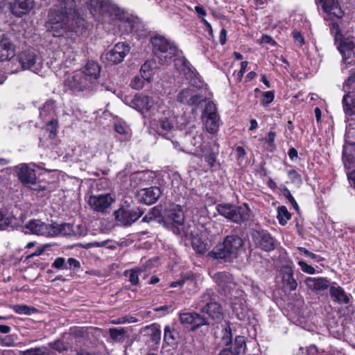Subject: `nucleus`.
I'll use <instances>...</instances> for the list:
<instances>
[{"mask_svg": "<svg viewBox=\"0 0 355 355\" xmlns=\"http://www.w3.org/2000/svg\"><path fill=\"white\" fill-rule=\"evenodd\" d=\"M58 121L57 120H52L46 124V131L49 132V137L53 139L55 137L57 132Z\"/></svg>", "mask_w": 355, "mask_h": 355, "instance_id": "49", "label": "nucleus"}, {"mask_svg": "<svg viewBox=\"0 0 355 355\" xmlns=\"http://www.w3.org/2000/svg\"><path fill=\"white\" fill-rule=\"evenodd\" d=\"M245 345L244 337L236 336L230 347L223 349L218 355H239L244 352Z\"/></svg>", "mask_w": 355, "mask_h": 355, "instance_id": "29", "label": "nucleus"}, {"mask_svg": "<svg viewBox=\"0 0 355 355\" xmlns=\"http://www.w3.org/2000/svg\"><path fill=\"white\" fill-rule=\"evenodd\" d=\"M142 270L139 268H135L130 270H125L124 272L125 276L128 277L129 281L134 286L138 285L139 281V275L141 273Z\"/></svg>", "mask_w": 355, "mask_h": 355, "instance_id": "39", "label": "nucleus"}, {"mask_svg": "<svg viewBox=\"0 0 355 355\" xmlns=\"http://www.w3.org/2000/svg\"><path fill=\"white\" fill-rule=\"evenodd\" d=\"M202 96L196 94V91L191 89H184L181 90L177 96V99L182 103L188 105H194L200 101Z\"/></svg>", "mask_w": 355, "mask_h": 355, "instance_id": "24", "label": "nucleus"}, {"mask_svg": "<svg viewBox=\"0 0 355 355\" xmlns=\"http://www.w3.org/2000/svg\"><path fill=\"white\" fill-rule=\"evenodd\" d=\"M283 195L286 198V199L289 201V202L293 205L295 210H299V206L295 200V198L291 195L290 191L285 186H282L280 187Z\"/></svg>", "mask_w": 355, "mask_h": 355, "instance_id": "44", "label": "nucleus"}, {"mask_svg": "<svg viewBox=\"0 0 355 355\" xmlns=\"http://www.w3.org/2000/svg\"><path fill=\"white\" fill-rule=\"evenodd\" d=\"M298 264L300 266L301 270L304 272L310 274V275L315 273V268L313 266L307 264L305 261L300 260L298 261Z\"/></svg>", "mask_w": 355, "mask_h": 355, "instance_id": "56", "label": "nucleus"}, {"mask_svg": "<svg viewBox=\"0 0 355 355\" xmlns=\"http://www.w3.org/2000/svg\"><path fill=\"white\" fill-rule=\"evenodd\" d=\"M125 331L123 328H111L110 329V335L112 339L116 341H122L124 338Z\"/></svg>", "mask_w": 355, "mask_h": 355, "instance_id": "42", "label": "nucleus"}, {"mask_svg": "<svg viewBox=\"0 0 355 355\" xmlns=\"http://www.w3.org/2000/svg\"><path fill=\"white\" fill-rule=\"evenodd\" d=\"M114 202V199L110 194L91 196L88 203L91 208L97 212H104L110 207Z\"/></svg>", "mask_w": 355, "mask_h": 355, "instance_id": "18", "label": "nucleus"}, {"mask_svg": "<svg viewBox=\"0 0 355 355\" xmlns=\"http://www.w3.org/2000/svg\"><path fill=\"white\" fill-rule=\"evenodd\" d=\"M34 3L35 0H15L10 3V10L15 16L21 17L30 12Z\"/></svg>", "mask_w": 355, "mask_h": 355, "instance_id": "21", "label": "nucleus"}, {"mask_svg": "<svg viewBox=\"0 0 355 355\" xmlns=\"http://www.w3.org/2000/svg\"><path fill=\"white\" fill-rule=\"evenodd\" d=\"M151 218L153 220H157V218L161 217V210L159 207H155L151 209L150 211L148 212Z\"/></svg>", "mask_w": 355, "mask_h": 355, "instance_id": "64", "label": "nucleus"}, {"mask_svg": "<svg viewBox=\"0 0 355 355\" xmlns=\"http://www.w3.org/2000/svg\"><path fill=\"white\" fill-rule=\"evenodd\" d=\"M130 46L125 42H118L105 54V58L111 64L121 62L130 52Z\"/></svg>", "mask_w": 355, "mask_h": 355, "instance_id": "15", "label": "nucleus"}, {"mask_svg": "<svg viewBox=\"0 0 355 355\" xmlns=\"http://www.w3.org/2000/svg\"><path fill=\"white\" fill-rule=\"evenodd\" d=\"M17 176L24 185H31L35 183L36 175L35 171L25 164H22L17 167Z\"/></svg>", "mask_w": 355, "mask_h": 355, "instance_id": "23", "label": "nucleus"}, {"mask_svg": "<svg viewBox=\"0 0 355 355\" xmlns=\"http://www.w3.org/2000/svg\"><path fill=\"white\" fill-rule=\"evenodd\" d=\"M1 343L6 347L13 346L15 345V339L12 336H7L1 339Z\"/></svg>", "mask_w": 355, "mask_h": 355, "instance_id": "62", "label": "nucleus"}, {"mask_svg": "<svg viewBox=\"0 0 355 355\" xmlns=\"http://www.w3.org/2000/svg\"><path fill=\"white\" fill-rule=\"evenodd\" d=\"M142 215V211L137 207H130L129 205L122 206L114 211L116 221L123 226H130L137 221Z\"/></svg>", "mask_w": 355, "mask_h": 355, "instance_id": "8", "label": "nucleus"}, {"mask_svg": "<svg viewBox=\"0 0 355 355\" xmlns=\"http://www.w3.org/2000/svg\"><path fill=\"white\" fill-rule=\"evenodd\" d=\"M60 232L59 231V224L52 223L49 225H46V236H60Z\"/></svg>", "mask_w": 355, "mask_h": 355, "instance_id": "46", "label": "nucleus"}, {"mask_svg": "<svg viewBox=\"0 0 355 355\" xmlns=\"http://www.w3.org/2000/svg\"><path fill=\"white\" fill-rule=\"evenodd\" d=\"M65 85L73 92L83 91L93 87L91 80L82 71H76L65 80Z\"/></svg>", "mask_w": 355, "mask_h": 355, "instance_id": "11", "label": "nucleus"}, {"mask_svg": "<svg viewBox=\"0 0 355 355\" xmlns=\"http://www.w3.org/2000/svg\"><path fill=\"white\" fill-rule=\"evenodd\" d=\"M345 113L351 117L352 121H355V92H348L343 98ZM349 121V119H348Z\"/></svg>", "mask_w": 355, "mask_h": 355, "instance_id": "27", "label": "nucleus"}, {"mask_svg": "<svg viewBox=\"0 0 355 355\" xmlns=\"http://www.w3.org/2000/svg\"><path fill=\"white\" fill-rule=\"evenodd\" d=\"M53 267L57 269L67 270L68 266L66 263L65 259L62 257H58L53 263Z\"/></svg>", "mask_w": 355, "mask_h": 355, "instance_id": "58", "label": "nucleus"}, {"mask_svg": "<svg viewBox=\"0 0 355 355\" xmlns=\"http://www.w3.org/2000/svg\"><path fill=\"white\" fill-rule=\"evenodd\" d=\"M316 3L322 7L326 15V20L334 21L340 19L343 16V11L341 10L337 0H315Z\"/></svg>", "mask_w": 355, "mask_h": 355, "instance_id": "12", "label": "nucleus"}, {"mask_svg": "<svg viewBox=\"0 0 355 355\" xmlns=\"http://www.w3.org/2000/svg\"><path fill=\"white\" fill-rule=\"evenodd\" d=\"M338 50L345 62L351 64L355 58V37H348L339 41Z\"/></svg>", "mask_w": 355, "mask_h": 355, "instance_id": "17", "label": "nucleus"}, {"mask_svg": "<svg viewBox=\"0 0 355 355\" xmlns=\"http://www.w3.org/2000/svg\"><path fill=\"white\" fill-rule=\"evenodd\" d=\"M151 43L153 53L161 64H167L176 53L175 46L163 36H154L151 39Z\"/></svg>", "mask_w": 355, "mask_h": 355, "instance_id": "5", "label": "nucleus"}, {"mask_svg": "<svg viewBox=\"0 0 355 355\" xmlns=\"http://www.w3.org/2000/svg\"><path fill=\"white\" fill-rule=\"evenodd\" d=\"M206 130L209 133H215L220 126V118L216 112V105L209 101L205 105L202 114Z\"/></svg>", "mask_w": 355, "mask_h": 355, "instance_id": "10", "label": "nucleus"}, {"mask_svg": "<svg viewBox=\"0 0 355 355\" xmlns=\"http://www.w3.org/2000/svg\"><path fill=\"white\" fill-rule=\"evenodd\" d=\"M15 219L12 216H7L2 211H0V230H5L12 225Z\"/></svg>", "mask_w": 355, "mask_h": 355, "instance_id": "41", "label": "nucleus"}, {"mask_svg": "<svg viewBox=\"0 0 355 355\" xmlns=\"http://www.w3.org/2000/svg\"><path fill=\"white\" fill-rule=\"evenodd\" d=\"M203 136L202 134H196L191 140V144L193 146L196 147V153H198L200 150V148H202L204 145H202Z\"/></svg>", "mask_w": 355, "mask_h": 355, "instance_id": "45", "label": "nucleus"}, {"mask_svg": "<svg viewBox=\"0 0 355 355\" xmlns=\"http://www.w3.org/2000/svg\"><path fill=\"white\" fill-rule=\"evenodd\" d=\"M329 294L333 300L340 304H347L350 302L349 295L340 286H331Z\"/></svg>", "mask_w": 355, "mask_h": 355, "instance_id": "31", "label": "nucleus"}, {"mask_svg": "<svg viewBox=\"0 0 355 355\" xmlns=\"http://www.w3.org/2000/svg\"><path fill=\"white\" fill-rule=\"evenodd\" d=\"M329 28L331 34L334 35L335 41L338 42L343 39V36L341 33V30L340 29L339 25L336 22H331L329 24Z\"/></svg>", "mask_w": 355, "mask_h": 355, "instance_id": "43", "label": "nucleus"}, {"mask_svg": "<svg viewBox=\"0 0 355 355\" xmlns=\"http://www.w3.org/2000/svg\"><path fill=\"white\" fill-rule=\"evenodd\" d=\"M215 282L220 286L225 291L230 292L234 288L235 284L233 282L232 277L226 272H219L214 276Z\"/></svg>", "mask_w": 355, "mask_h": 355, "instance_id": "28", "label": "nucleus"}, {"mask_svg": "<svg viewBox=\"0 0 355 355\" xmlns=\"http://www.w3.org/2000/svg\"><path fill=\"white\" fill-rule=\"evenodd\" d=\"M25 228L29 231L30 233L43 235L44 234V223L40 220H31L26 225Z\"/></svg>", "mask_w": 355, "mask_h": 355, "instance_id": "35", "label": "nucleus"}, {"mask_svg": "<svg viewBox=\"0 0 355 355\" xmlns=\"http://www.w3.org/2000/svg\"><path fill=\"white\" fill-rule=\"evenodd\" d=\"M276 137V133L274 131H270L268 133V137L266 139V143L268 146V150L270 152L274 151L276 149V146L275 144V140Z\"/></svg>", "mask_w": 355, "mask_h": 355, "instance_id": "50", "label": "nucleus"}, {"mask_svg": "<svg viewBox=\"0 0 355 355\" xmlns=\"http://www.w3.org/2000/svg\"><path fill=\"white\" fill-rule=\"evenodd\" d=\"M15 55V47L12 40L6 37L0 40V61H5L10 59Z\"/></svg>", "mask_w": 355, "mask_h": 355, "instance_id": "26", "label": "nucleus"}, {"mask_svg": "<svg viewBox=\"0 0 355 355\" xmlns=\"http://www.w3.org/2000/svg\"><path fill=\"white\" fill-rule=\"evenodd\" d=\"M288 176L293 184L300 185L302 182L301 175L294 169L288 171Z\"/></svg>", "mask_w": 355, "mask_h": 355, "instance_id": "52", "label": "nucleus"}, {"mask_svg": "<svg viewBox=\"0 0 355 355\" xmlns=\"http://www.w3.org/2000/svg\"><path fill=\"white\" fill-rule=\"evenodd\" d=\"M243 245V241L237 235L227 236L223 243L218 244L210 251L208 256L224 262H232L237 258Z\"/></svg>", "mask_w": 355, "mask_h": 355, "instance_id": "3", "label": "nucleus"}, {"mask_svg": "<svg viewBox=\"0 0 355 355\" xmlns=\"http://www.w3.org/2000/svg\"><path fill=\"white\" fill-rule=\"evenodd\" d=\"M22 355H44V350L41 347L28 349L21 352Z\"/></svg>", "mask_w": 355, "mask_h": 355, "instance_id": "57", "label": "nucleus"}, {"mask_svg": "<svg viewBox=\"0 0 355 355\" xmlns=\"http://www.w3.org/2000/svg\"><path fill=\"white\" fill-rule=\"evenodd\" d=\"M255 245L263 251L271 252L275 248V240L265 230L255 231L252 234Z\"/></svg>", "mask_w": 355, "mask_h": 355, "instance_id": "14", "label": "nucleus"}, {"mask_svg": "<svg viewBox=\"0 0 355 355\" xmlns=\"http://www.w3.org/2000/svg\"><path fill=\"white\" fill-rule=\"evenodd\" d=\"M146 83H147L146 80L142 76H135L132 80L130 85L133 89L139 90L144 87Z\"/></svg>", "mask_w": 355, "mask_h": 355, "instance_id": "48", "label": "nucleus"}, {"mask_svg": "<svg viewBox=\"0 0 355 355\" xmlns=\"http://www.w3.org/2000/svg\"><path fill=\"white\" fill-rule=\"evenodd\" d=\"M146 329L148 332V337L152 341L157 343L160 340L162 331L159 325L153 323L147 326Z\"/></svg>", "mask_w": 355, "mask_h": 355, "instance_id": "36", "label": "nucleus"}, {"mask_svg": "<svg viewBox=\"0 0 355 355\" xmlns=\"http://www.w3.org/2000/svg\"><path fill=\"white\" fill-rule=\"evenodd\" d=\"M132 104L137 110L142 113L149 112L155 114L156 112L164 113L166 110L163 101L157 96L150 97L137 95L132 100Z\"/></svg>", "mask_w": 355, "mask_h": 355, "instance_id": "6", "label": "nucleus"}, {"mask_svg": "<svg viewBox=\"0 0 355 355\" xmlns=\"http://www.w3.org/2000/svg\"><path fill=\"white\" fill-rule=\"evenodd\" d=\"M66 263H67L68 269L77 270L80 268V261L74 258H69Z\"/></svg>", "mask_w": 355, "mask_h": 355, "instance_id": "61", "label": "nucleus"}, {"mask_svg": "<svg viewBox=\"0 0 355 355\" xmlns=\"http://www.w3.org/2000/svg\"><path fill=\"white\" fill-rule=\"evenodd\" d=\"M164 225L172 224L174 226L173 232L179 233L178 226H181L184 222V214L180 205L173 204L165 210L164 218Z\"/></svg>", "mask_w": 355, "mask_h": 355, "instance_id": "9", "label": "nucleus"}, {"mask_svg": "<svg viewBox=\"0 0 355 355\" xmlns=\"http://www.w3.org/2000/svg\"><path fill=\"white\" fill-rule=\"evenodd\" d=\"M35 58L34 53L28 52H23L18 56L19 62L24 69L31 70L40 76H43L42 67H37Z\"/></svg>", "mask_w": 355, "mask_h": 355, "instance_id": "19", "label": "nucleus"}, {"mask_svg": "<svg viewBox=\"0 0 355 355\" xmlns=\"http://www.w3.org/2000/svg\"><path fill=\"white\" fill-rule=\"evenodd\" d=\"M216 209L220 215L237 224H241L250 218V209L246 203L239 206L220 203L216 205Z\"/></svg>", "mask_w": 355, "mask_h": 355, "instance_id": "4", "label": "nucleus"}, {"mask_svg": "<svg viewBox=\"0 0 355 355\" xmlns=\"http://www.w3.org/2000/svg\"><path fill=\"white\" fill-rule=\"evenodd\" d=\"M164 340L168 345H172L176 343L175 333L169 325H166L164 327Z\"/></svg>", "mask_w": 355, "mask_h": 355, "instance_id": "40", "label": "nucleus"}, {"mask_svg": "<svg viewBox=\"0 0 355 355\" xmlns=\"http://www.w3.org/2000/svg\"><path fill=\"white\" fill-rule=\"evenodd\" d=\"M200 302L205 304L202 311L206 313L212 320L220 321L223 318V311L219 303L215 301L210 293H203L200 297Z\"/></svg>", "mask_w": 355, "mask_h": 355, "instance_id": "7", "label": "nucleus"}, {"mask_svg": "<svg viewBox=\"0 0 355 355\" xmlns=\"http://www.w3.org/2000/svg\"><path fill=\"white\" fill-rule=\"evenodd\" d=\"M343 161L345 166H347V163L350 164L355 161L353 157H351L347 153V148L344 147L343 151Z\"/></svg>", "mask_w": 355, "mask_h": 355, "instance_id": "63", "label": "nucleus"}, {"mask_svg": "<svg viewBox=\"0 0 355 355\" xmlns=\"http://www.w3.org/2000/svg\"><path fill=\"white\" fill-rule=\"evenodd\" d=\"M193 249L199 254H204L207 252V245L200 239H194L192 242Z\"/></svg>", "mask_w": 355, "mask_h": 355, "instance_id": "47", "label": "nucleus"}, {"mask_svg": "<svg viewBox=\"0 0 355 355\" xmlns=\"http://www.w3.org/2000/svg\"><path fill=\"white\" fill-rule=\"evenodd\" d=\"M297 250L301 252H303L306 256L310 257L311 259H314L316 262H320V261H323V258H322L321 257L309 251L306 248H303V247H297Z\"/></svg>", "mask_w": 355, "mask_h": 355, "instance_id": "55", "label": "nucleus"}, {"mask_svg": "<svg viewBox=\"0 0 355 355\" xmlns=\"http://www.w3.org/2000/svg\"><path fill=\"white\" fill-rule=\"evenodd\" d=\"M157 132L166 139H170L176 130L174 119L168 117L160 118L157 122Z\"/></svg>", "mask_w": 355, "mask_h": 355, "instance_id": "22", "label": "nucleus"}, {"mask_svg": "<svg viewBox=\"0 0 355 355\" xmlns=\"http://www.w3.org/2000/svg\"><path fill=\"white\" fill-rule=\"evenodd\" d=\"M156 67L157 66L154 61H146L145 63L142 64L140 69L141 76L146 79L147 83H150L153 78V76L155 73V69Z\"/></svg>", "mask_w": 355, "mask_h": 355, "instance_id": "34", "label": "nucleus"}, {"mask_svg": "<svg viewBox=\"0 0 355 355\" xmlns=\"http://www.w3.org/2000/svg\"><path fill=\"white\" fill-rule=\"evenodd\" d=\"M193 154L197 157H204L207 165L212 168L215 165L218 153V151L215 152L211 145L206 144L202 148H200L198 153Z\"/></svg>", "mask_w": 355, "mask_h": 355, "instance_id": "25", "label": "nucleus"}, {"mask_svg": "<svg viewBox=\"0 0 355 355\" xmlns=\"http://www.w3.org/2000/svg\"><path fill=\"white\" fill-rule=\"evenodd\" d=\"M304 282L309 289L315 292L326 290L329 286L328 279L324 277H307Z\"/></svg>", "mask_w": 355, "mask_h": 355, "instance_id": "30", "label": "nucleus"}, {"mask_svg": "<svg viewBox=\"0 0 355 355\" xmlns=\"http://www.w3.org/2000/svg\"><path fill=\"white\" fill-rule=\"evenodd\" d=\"M55 4L49 12V22L51 25V28H67L69 26L67 24L70 19L71 22V30L76 33L78 32L79 28H85V20L78 15L77 5L74 0H57Z\"/></svg>", "mask_w": 355, "mask_h": 355, "instance_id": "2", "label": "nucleus"}, {"mask_svg": "<svg viewBox=\"0 0 355 355\" xmlns=\"http://www.w3.org/2000/svg\"><path fill=\"white\" fill-rule=\"evenodd\" d=\"M292 35L296 46L300 48L302 47V46L304 44V38L302 35L301 33L297 31H294Z\"/></svg>", "mask_w": 355, "mask_h": 355, "instance_id": "59", "label": "nucleus"}, {"mask_svg": "<svg viewBox=\"0 0 355 355\" xmlns=\"http://www.w3.org/2000/svg\"><path fill=\"white\" fill-rule=\"evenodd\" d=\"M14 310L19 314L30 315L31 313L32 309L26 305H16L14 306Z\"/></svg>", "mask_w": 355, "mask_h": 355, "instance_id": "60", "label": "nucleus"}, {"mask_svg": "<svg viewBox=\"0 0 355 355\" xmlns=\"http://www.w3.org/2000/svg\"><path fill=\"white\" fill-rule=\"evenodd\" d=\"M248 65V61H243L241 63V69L237 73H234L233 76H234L235 80L236 83H240L242 80V78L243 74L245 73L247 67Z\"/></svg>", "mask_w": 355, "mask_h": 355, "instance_id": "51", "label": "nucleus"}, {"mask_svg": "<svg viewBox=\"0 0 355 355\" xmlns=\"http://www.w3.org/2000/svg\"><path fill=\"white\" fill-rule=\"evenodd\" d=\"M101 67L98 64L94 61H89L86 64L85 68L83 73L87 76L89 80L92 82L96 80L100 75Z\"/></svg>", "mask_w": 355, "mask_h": 355, "instance_id": "33", "label": "nucleus"}, {"mask_svg": "<svg viewBox=\"0 0 355 355\" xmlns=\"http://www.w3.org/2000/svg\"><path fill=\"white\" fill-rule=\"evenodd\" d=\"M196 284V279L193 273H187L182 276V278L178 281L173 282L171 284V287L181 286L184 284L190 286Z\"/></svg>", "mask_w": 355, "mask_h": 355, "instance_id": "37", "label": "nucleus"}, {"mask_svg": "<svg viewBox=\"0 0 355 355\" xmlns=\"http://www.w3.org/2000/svg\"><path fill=\"white\" fill-rule=\"evenodd\" d=\"M60 236H69L73 234L72 225L69 223L59 224Z\"/></svg>", "mask_w": 355, "mask_h": 355, "instance_id": "53", "label": "nucleus"}, {"mask_svg": "<svg viewBox=\"0 0 355 355\" xmlns=\"http://www.w3.org/2000/svg\"><path fill=\"white\" fill-rule=\"evenodd\" d=\"M179 320L182 324L191 330L208 324L207 319L196 312H185L179 314Z\"/></svg>", "mask_w": 355, "mask_h": 355, "instance_id": "13", "label": "nucleus"}, {"mask_svg": "<svg viewBox=\"0 0 355 355\" xmlns=\"http://www.w3.org/2000/svg\"><path fill=\"white\" fill-rule=\"evenodd\" d=\"M291 218V214L288 212L285 206H281L277 209V219L282 225H285L288 220Z\"/></svg>", "mask_w": 355, "mask_h": 355, "instance_id": "38", "label": "nucleus"}, {"mask_svg": "<svg viewBox=\"0 0 355 355\" xmlns=\"http://www.w3.org/2000/svg\"><path fill=\"white\" fill-rule=\"evenodd\" d=\"M162 192L159 187H151L138 191L137 197L140 202L146 205L154 204L159 198Z\"/></svg>", "mask_w": 355, "mask_h": 355, "instance_id": "20", "label": "nucleus"}, {"mask_svg": "<svg viewBox=\"0 0 355 355\" xmlns=\"http://www.w3.org/2000/svg\"><path fill=\"white\" fill-rule=\"evenodd\" d=\"M84 3L96 21L117 24L127 33L135 29V20L110 0H84Z\"/></svg>", "mask_w": 355, "mask_h": 355, "instance_id": "1", "label": "nucleus"}, {"mask_svg": "<svg viewBox=\"0 0 355 355\" xmlns=\"http://www.w3.org/2000/svg\"><path fill=\"white\" fill-rule=\"evenodd\" d=\"M275 98V93L273 91L265 92L263 94L262 104L264 106H268L270 103L273 101Z\"/></svg>", "mask_w": 355, "mask_h": 355, "instance_id": "54", "label": "nucleus"}, {"mask_svg": "<svg viewBox=\"0 0 355 355\" xmlns=\"http://www.w3.org/2000/svg\"><path fill=\"white\" fill-rule=\"evenodd\" d=\"M282 275V281L291 291H294L297 286V282L293 277V271L291 266H283L281 270Z\"/></svg>", "mask_w": 355, "mask_h": 355, "instance_id": "32", "label": "nucleus"}, {"mask_svg": "<svg viewBox=\"0 0 355 355\" xmlns=\"http://www.w3.org/2000/svg\"><path fill=\"white\" fill-rule=\"evenodd\" d=\"M175 66L185 75L187 79L189 80L191 85L196 87H202V83L196 76L195 69L186 58L177 59L175 60Z\"/></svg>", "mask_w": 355, "mask_h": 355, "instance_id": "16", "label": "nucleus"}]
</instances>
